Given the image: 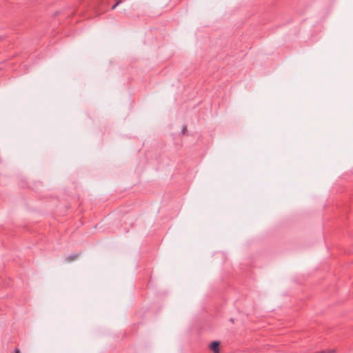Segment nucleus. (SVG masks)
<instances>
[{
  "mask_svg": "<svg viewBox=\"0 0 353 353\" xmlns=\"http://www.w3.org/2000/svg\"><path fill=\"white\" fill-rule=\"evenodd\" d=\"M78 257V254H72V255H70L68 257H66L65 259V261L68 263L70 262H72L73 261H74L75 259H77Z\"/></svg>",
  "mask_w": 353,
  "mask_h": 353,
  "instance_id": "nucleus-2",
  "label": "nucleus"
},
{
  "mask_svg": "<svg viewBox=\"0 0 353 353\" xmlns=\"http://www.w3.org/2000/svg\"><path fill=\"white\" fill-rule=\"evenodd\" d=\"M121 2V0H119L116 4H114L112 7V10H114L120 3Z\"/></svg>",
  "mask_w": 353,
  "mask_h": 353,
  "instance_id": "nucleus-3",
  "label": "nucleus"
},
{
  "mask_svg": "<svg viewBox=\"0 0 353 353\" xmlns=\"http://www.w3.org/2000/svg\"><path fill=\"white\" fill-rule=\"evenodd\" d=\"M220 343L219 341H213L210 345V349L214 352H219Z\"/></svg>",
  "mask_w": 353,
  "mask_h": 353,
  "instance_id": "nucleus-1",
  "label": "nucleus"
},
{
  "mask_svg": "<svg viewBox=\"0 0 353 353\" xmlns=\"http://www.w3.org/2000/svg\"><path fill=\"white\" fill-rule=\"evenodd\" d=\"M15 353H21L19 349L15 348L14 350Z\"/></svg>",
  "mask_w": 353,
  "mask_h": 353,
  "instance_id": "nucleus-4",
  "label": "nucleus"
}]
</instances>
